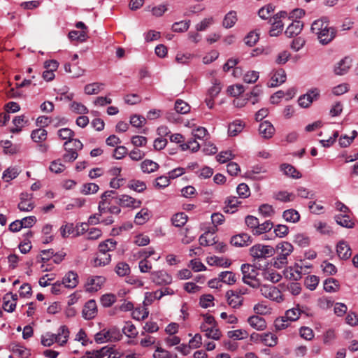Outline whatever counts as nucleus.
<instances>
[{"instance_id":"obj_41","label":"nucleus","mask_w":358,"mask_h":358,"mask_svg":"<svg viewBox=\"0 0 358 358\" xmlns=\"http://www.w3.org/2000/svg\"><path fill=\"white\" fill-rule=\"evenodd\" d=\"M187 221V216L184 213L175 214L171 218V222L175 227H181L185 224Z\"/></svg>"},{"instance_id":"obj_11","label":"nucleus","mask_w":358,"mask_h":358,"mask_svg":"<svg viewBox=\"0 0 358 358\" xmlns=\"http://www.w3.org/2000/svg\"><path fill=\"white\" fill-rule=\"evenodd\" d=\"M60 282L66 288H75L78 284V275L75 271H70L66 273Z\"/></svg>"},{"instance_id":"obj_29","label":"nucleus","mask_w":358,"mask_h":358,"mask_svg":"<svg viewBox=\"0 0 358 358\" xmlns=\"http://www.w3.org/2000/svg\"><path fill=\"white\" fill-rule=\"evenodd\" d=\"M117 242L113 239H108L106 241L101 242L99 245V252L108 253L109 251H113L115 249Z\"/></svg>"},{"instance_id":"obj_1","label":"nucleus","mask_w":358,"mask_h":358,"mask_svg":"<svg viewBox=\"0 0 358 358\" xmlns=\"http://www.w3.org/2000/svg\"><path fill=\"white\" fill-rule=\"evenodd\" d=\"M310 30L313 34L317 36L320 43L322 45L329 43L336 36V29L329 26V22L327 17H322L315 20Z\"/></svg>"},{"instance_id":"obj_62","label":"nucleus","mask_w":358,"mask_h":358,"mask_svg":"<svg viewBox=\"0 0 358 358\" xmlns=\"http://www.w3.org/2000/svg\"><path fill=\"white\" fill-rule=\"evenodd\" d=\"M294 242L301 247H306L309 245V238L304 234H298L294 236Z\"/></svg>"},{"instance_id":"obj_21","label":"nucleus","mask_w":358,"mask_h":358,"mask_svg":"<svg viewBox=\"0 0 358 358\" xmlns=\"http://www.w3.org/2000/svg\"><path fill=\"white\" fill-rule=\"evenodd\" d=\"M303 24L299 20L293 21L285 30V34L288 37H293L299 34L303 29Z\"/></svg>"},{"instance_id":"obj_15","label":"nucleus","mask_w":358,"mask_h":358,"mask_svg":"<svg viewBox=\"0 0 358 358\" xmlns=\"http://www.w3.org/2000/svg\"><path fill=\"white\" fill-rule=\"evenodd\" d=\"M97 309L94 300L88 301L83 309V316L86 320H91L96 315Z\"/></svg>"},{"instance_id":"obj_57","label":"nucleus","mask_w":358,"mask_h":358,"mask_svg":"<svg viewBox=\"0 0 358 358\" xmlns=\"http://www.w3.org/2000/svg\"><path fill=\"white\" fill-rule=\"evenodd\" d=\"M319 283V278L316 275L308 276L304 281L305 286L310 290H314Z\"/></svg>"},{"instance_id":"obj_19","label":"nucleus","mask_w":358,"mask_h":358,"mask_svg":"<svg viewBox=\"0 0 358 358\" xmlns=\"http://www.w3.org/2000/svg\"><path fill=\"white\" fill-rule=\"evenodd\" d=\"M249 324L257 331H263L266 328V322L262 317L252 315L248 319Z\"/></svg>"},{"instance_id":"obj_14","label":"nucleus","mask_w":358,"mask_h":358,"mask_svg":"<svg viewBox=\"0 0 358 358\" xmlns=\"http://www.w3.org/2000/svg\"><path fill=\"white\" fill-rule=\"evenodd\" d=\"M276 250L278 252L277 256L287 259V257L293 252L294 247L289 242L283 241L277 245Z\"/></svg>"},{"instance_id":"obj_2","label":"nucleus","mask_w":358,"mask_h":358,"mask_svg":"<svg viewBox=\"0 0 358 358\" xmlns=\"http://www.w3.org/2000/svg\"><path fill=\"white\" fill-rule=\"evenodd\" d=\"M69 337V331L66 326H61L57 334L47 333L41 337V344L44 346H51L55 342L59 343L60 345H64L66 343L68 338Z\"/></svg>"},{"instance_id":"obj_12","label":"nucleus","mask_w":358,"mask_h":358,"mask_svg":"<svg viewBox=\"0 0 358 358\" xmlns=\"http://www.w3.org/2000/svg\"><path fill=\"white\" fill-rule=\"evenodd\" d=\"M151 280L157 285L169 284L171 282V276L164 271L151 273Z\"/></svg>"},{"instance_id":"obj_10","label":"nucleus","mask_w":358,"mask_h":358,"mask_svg":"<svg viewBox=\"0 0 358 358\" xmlns=\"http://www.w3.org/2000/svg\"><path fill=\"white\" fill-rule=\"evenodd\" d=\"M116 203L122 207H130L133 208H139L141 206V201L136 200V199L129 195H121L115 197Z\"/></svg>"},{"instance_id":"obj_24","label":"nucleus","mask_w":358,"mask_h":358,"mask_svg":"<svg viewBox=\"0 0 358 358\" xmlns=\"http://www.w3.org/2000/svg\"><path fill=\"white\" fill-rule=\"evenodd\" d=\"M245 123L240 120H236L229 124L228 134L229 136H236L243 131Z\"/></svg>"},{"instance_id":"obj_54","label":"nucleus","mask_w":358,"mask_h":358,"mask_svg":"<svg viewBox=\"0 0 358 358\" xmlns=\"http://www.w3.org/2000/svg\"><path fill=\"white\" fill-rule=\"evenodd\" d=\"M122 331L129 338H135L138 334L135 326L131 322H126V325L123 327Z\"/></svg>"},{"instance_id":"obj_25","label":"nucleus","mask_w":358,"mask_h":358,"mask_svg":"<svg viewBox=\"0 0 358 358\" xmlns=\"http://www.w3.org/2000/svg\"><path fill=\"white\" fill-rule=\"evenodd\" d=\"M159 165L150 159H145L141 164V169L145 173H151L157 171Z\"/></svg>"},{"instance_id":"obj_43","label":"nucleus","mask_w":358,"mask_h":358,"mask_svg":"<svg viewBox=\"0 0 358 358\" xmlns=\"http://www.w3.org/2000/svg\"><path fill=\"white\" fill-rule=\"evenodd\" d=\"M115 271L119 276L124 277L129 274L130 267L126 262H121L117 264Z\"/></svg>"},{"instance_id":"obj_64","label":"nucleus","mask_w":358,"mask_h":358,"mask_svg":"<svg viewBox=\"0 0 358 358\" xmlns=\"http://www.w3.org/2000/svg\"><path fill=\"white\" fill-rule=\"evenodd\" d=\"M145 122V118L141 115H134L130 117V124L135 127H142Z\"/></svg>"},{"instance_id":"obj_9","label":"nucleus","mask_w":358,"mask_h":358,"mask_svg":"<svg viewBox=\"0 0 358 358\" xmlns=\"http://www.w3.org/2000/svg\"><path fill=\"white\" fill-rule=\"evenodd\" d=\"M106 279L103 276H91L87 278L85 285V290L88 292H95L100 289Z\"/></svg>"},{"instance_id":"obj_36","label":"nucleus","mask_w":358,"mask_h":358,"mask_svg":"<svg viewBox=\"0 0 358 358\" xmlns=\"http://www.w3.org/2000/svg\"><path fill=\"white\" fill-rule=\"evenodd\" d=\"M103 83H93L85 85L84 90L87 94H96L103 89Z\"/></svg>"},{"instance_id":"obj_35","label":"nucleus","mask_w":358,"mask_h":358,"mask_svg":"<svg viewBox=\"0 0 358 358\" xmlns=\"http://www.w3.org/2000/svg\"><path fill=\"white\" fill-rule=\"evenodd\" d=\"M282 217L286 221L293 223L297 222L300 219L299 213L294 209L285 210Z\"/></svg>"},{"instance_id":"obj_58","label":"nucleus","mask_w":358,"mask_h":358,"mask_svg":"<svg viewBox=\"0 0 358 358\" xmlns=\"http://www.w3.org/2000/svg\"><path fill=\"white\" fill-rule=\"evenodd\" d=\"M66 152L63 155V160L66 162H71L76 160L78 156L77 152L73 148H68L64 146Z\"/></svg>"},{"instance_id":"obj_3","label":"nucleus","mask_w":358,"mask_h":358,"mask_svg":"<svg viewBox=\"0 0 358 358\" xmlns=\"http://www.w3.org/2000/svg\"><path fill=\"white\" fill-rule=\"evenodd\" d=\"M122 335L120 329L115 327L109 329H104L96 333L94 336V340L97 343H103L106 342H116L120 341Z\"/></svg>"},{"instance_id":"obj_18","label":"nucleus","mask_w":358,"mask_h":358,"mask_svg":"<svg viewBox=\"0 0 358 358\" xmlns=\"http://www.w3.org/2000/svg\"><path fill=\"white\" fill-rule=\"evenodd\" d=\"M336 252L338 257L345 260L348 259L352 255L350 247L343 241H340L337 244Z\"/></svg>"},{"instance_id":"obj_63","label":"nucleus","mask_w":358,"mask_h":358,"mask_svg":"<svg viewBox=\"0 0 358 358\" xmlns=\"http://www.w3.org/2000/svg\"><path fill=\"white\" fill-rule=\"evenodd\" d=\"M259 34L254 32L250 31L245 37V43L247 45L252 47L255 45L257 42L259 41Z\"/></svg>"},{"instance_id":"obj_4","label":"nucleus","mask_w":358,"mask_h":358,"mask_svg":"<svg viewBox=\"0 0 358 358\" xmlns=\"http://www.w3.org/2000/svg\"><path fill=\"white\" fill-rule=\"evenodd\" d=\"M243 273V281L244 283L250 285L253 288L259 287L260 282L257 278L258 272L257 268L248 264H243L241 266Z\"/></svg>"},{"instance_id":"obj_22","label":"nucleus","mask_w":358,"mask_h":358,"mask_svg":"<svg viewBox=\"0 0 358 358\" xmlns=\"http://www.w3.org/2000/svg\"><path fill=\"white\" fill-rule=\"evenodd\" d=\"M241 202L238 201L236 196H230L224 201V211L227 213H233L236 210V208Z\"/></svg>"},{"instance_id":"obj_5","label":"nucleus","mask_w":358,"mask_h":358,"mask_svg":"<svg viewBox=\"0 0 358 358\" xmlns=\"http://www.w3.org/2000/svg\"><path fill=\"white\" fill-rule=\"evenodd\" d=\"M250 255L255 259H266L272 257L275 254V250L272 246L257 244L250 250Z\"/></svg>"},{"instance_id":"obj_45","label":"nucleus","mask_w":358,"mask_h":358,"mask_svg":"<svg viewBox=\"0 0 358 358\" xmlns=\"http://www.w3.org/2000/svg\"><path fill=\"white\" fill-rule=\"evenodd\" d=\"M129 188L137 192H143L146 189V185L143 181L139 180H131L128 185Z\"/></svg>"},{"instance_id":"obj_38","label":"nucleus","mask_w":358,"mask_h":358,"mask_svg":"<svg viewBox=\"0 0 358 358\" xmlns=\"http://www.w3.org/2000/svg\"><path fill=\"white\" fill-rule=\"evenodd\" d=\"M301 313H303V310H300L299 306H297L296 308L287 310L285 313V317L289 322H294L299 318Z\"/></svg>"},{"instance_id":"obj_56","label":"nucleus","mask_w":358,"mask_h":358,"mask_svg":"<svg viewBox=\"0 0 358 358\" xmlns=\"http://www.w3.org/2000/svg\"><path fill=\"white\" fill-rule=\"evenodd\" d=\"M213 84V85L208 90V95L212 98H215L220 92L222 87L217 79H215Z\"/></svg>"},{"instance_id":"obj_44","label":"nucleus","mask_w":358,"mask_h":358,"mask_svg":"<svg viewBox=\"0 0 358 358\" xmlns=\"http://www.w3.org/2000/svg\"><path fill=\"white\" fill-rule=\"evenodd\" d=\"M339 285L334 278H328L324 281V289L327 292H335L338 289Z\"/></svg>"},{"instance_id":"obj_13","label":"nucleus","mask_w":358,"mask_h":358,"mask_svg":"<svg viewBox=\"0 0 358 358\" xmlns=\"http://www.w3.org/2000/svg\"><path fill=\"white\" fill-rule=\"evenodd\" d=\"M319 96V91L315 89L301 96L298 100L299 105L303 108L308 107L314 99Z\"/></svg>"},{"instance_id":"obj_34","label":"nucleus","mask_w":358,"mask_h":358,"mask_svg":"<svg viewBox=\"0 0 358 358\" xmlns=\"http://www.w3.org/2000/svg\"><path fill=\"white\" fill-rule=\"evenodd\" d=\"M110 261V255L108 253L99 252V255L94 259V264L95 266H101L108 264Z\"/></svg>"},{"instance_id":"obj_51","label":"nucleus","mask_w":358,"mask_h":358,"mask_svg":"<svg viewBox=\"0 0 358 358\" xmlns=\"http://www.w3.org/2000/svg\"><path fill=\"white\" fill-rule=\"evenodd\" d=\"M175 110L178 113L186 114L189 112L190 106L184 101L178 99L175 103Z\"/></svg>"},{"instance_id":"obj_49","label":"nucleus","mask_w":358,"mask_h":358,"mask_svg":"<svg viewBox=\"0 0 358 358\" xmlns=\"http://www.w3.org/2000/svg\"><path fill=\"white\" fill-rule=\"evenodd\" d=\"M221 282L231 285L236 282L235 274L231 271H224L219 275Z\"/></svg>"},{"instance_id":"obj_33","label":"nucleus","mask_w":358,"mask_h":358,"mask_svg":"<svg viewBox=\"0 0 358 358\" xmlns=\"http://www.w3.org/2000/svg\"><path fill=\"white\" fill-rule=\"evenodd\" d=\"M207 262L211 266L229 267L231 265V262L228 259L216 256L208 257Z\"/></svg>"},{"instance_id":"obj_7","label":"nucleus","mask_w":358,"mask_h":358,"mask_svg":"<svg viewBox=\"0 0 358 358\" xmlns=\"http://www.w3.org/2000/svg\"><path fill=\"white\" fill-rule=\"evenodd\" d=\"M260 292L264 297L270 300L276 302H280L283 300L280 290L275 286L264 285L261 287Z\"/></svg>"},{"instance_id":"obj_53","label":"nucleus","mask_w":358,"mask_h":358,"mask_svg":"<svg viewBox=\"0 0 358 358\" xmlns=\"http://www.w3.org/2000/svg\"><path fill=\"white\" fill-rule=\"evenodd\" d=\"M357 131L354 130L352 132V136L349 137L347 135L341 136L339 138V144L342 148L348 147L353 141V140L357 137Z\"/></svg>"},{"instance_id":"obj_26","label":"nucleus","mask_w":358,"mask_h":358,"mask_svg":"<svg viewBox=\"0 0 358 358\" xmlns=\"http://www.w3.org/2000/svg\"><path fill=\"white\" fill-rule=\"evenodd\" d=\"M336 222L343 227L352 229L355 226V222L350 219V216L345 215H337L334 217Z\"/></svg>"},{"instance_id":"obj_23","label":"nucleus","mask_w":358,"mask_h":358,"mask_svg":"<svg viewBox=\"0 0 358 358\" xmlns=\"http://www.w3.org/2000/svg\"><path fill=\"white\" fill-rule=\"evenodd\" d=\"M286 80V73L282 69H278L276 71L274 74L271 77V83L269 85V87H277L283 83H285Z\"/></svg>"},{"instance_id":"obj_31","label":"nucleus","mask_w":358,"mask_h":358,"mask_svg":"<svg viewBox=\"0 0 358 358\" xmlns=\"http://www.w3.org/2000/svg\"><path fill=\"white\" fill-rule=\"evenodd\" d=\"M284 274L287 279L294 281L299 280L302 278L301 270H294L292 266L287 268L284 271Z\"/></svg>"},{"instance_id":"obj_46","label":"nucleus","mask_w":358,"mask_h":358,"mask_svg":"<svg viewBox=\"0 0 358 358\" xmlns=\"http://www.w3.org/2000/svg\"><path fill=\"white\" fill-rule=\"evenodd\" d=\"M19 171L16 167H9L3 173V179L9 182L10 180L15 178L19 175Z\"/></svg>"},{"instance_id":"obj_28","label":"nucleus","mask_w":358,"mask_h":358,"mask_svg":"<svg viewBox=\"0 0 358 358\" xmlns=\"http://www.w3.org/2000/svg\"><path fill=\"white\" fill-rule=\"evenodd\" d=\"M48 132L43 128L33 130L31 134V138L35 143H43L47 139Z\"/></svg>"},{"instance_id":"obj_59","label":"nucleus","mask_w":358,"mask_h":358,"mask_svg":"<svg viewBox=\"0 0 358 358\" xmlns=\"http://www.w3.org/2000/svg\"><path fill=\"white\" fill-rule=\"evenodd\" d=\"M149 312L147 308H136L132 313V317L136 320H143L148 317Z\"/></svg>"},{"instance_id":"obj_55","label":"nucleus","mask_w":358,"mask_h":358,"mask_svg":"<svg viewBox=\"0 0 358 358\" xmlns=\"http://www.w3.org/2000/svg\"><path fill=\"white\" fill-rule=\"evenodd\" d=\"M99 189V186L95 183H85L83 185L81 192L85 195H87L97 192Z\"/></svg>"},{"instance_id":"obj_37","label":"nucleus","mask_w":358,"mask_h":358,"mask_svg":"<svg viewBox=\"0 0 358 358\" xmlns=\"http://www.w3.org/2000/svg\"><path fill=\"white\" fill-rule=\"evenodd\" d=\"M58 136L62 140H68L64 144V146H67L73 137L74 132L69 128H62L58 131Z\"/></svg>"},{"instance_id":"obj_47","label":"nucleus","mask_w":358,"mask_h":358,"mask_svg":"<svg viewBox=\"0 0 358 358\" xmlns=\"http://www.w3.org/2000/svg\"><path fill=\"white\" fill-rule=\"evenodd\" d=\"M274 10L275 6L273 4H268L259 10L258 15L262 19L266 20L270 17Z\"/></svg>"},{"instance_id":"obj_42","label":"nucleus","mask_w":358,"mask_h":358,"mask_svg":"<svg viewBox=\"0 0 358 358\" xmlns=\"http://www.w3.org/2000/svg\"><path fill=\"white\" fill-rule=\"evenodd\" d=\"M69 37L71 40H76L79 42H85L89 38L85 30L84 31H71L69 33Z\"/></svg>"},{"instance_id":"obj_17","label":"nucleus","mask_w":358,"mask_h":358,"mask_svg":"<svg viewBox=\"0 0 358 358\" xmlns=\"http://www.w3.org/2000/svg\"><path fill=\"white\" fill-rule=\"evenodd\" d=\"M259 133L264 138H270L275 133V128L268 121H264L259 124Z\"/></svg>"},{"instance_id":"obj_60","label":"nucleus","mask_w":358,"mask_h":358,"mask_svg":"<svg viewBox=\"0 0 358 358\" xmlns=\"http://www.w3.org/2000/svg\"><path fill=\"white\" fill-rule=\"evenodd\" d=\"M244 92V87L241 84L231 85L227 88V92L232 96H238Z\"/></svg>"},{"instance_id":"obj_39","label":"nucleus","mask_w":358,"mask_h":358,"mask_svg":"<svg viewBox=\"0 0 358 358\" xmlns=\"http://www.w3.org/2000/svg\"><path fill=\"white\" fill-rule=\"evenodd\" d=\"M109 347L105 346L99 350L87 351L86 355L88 358H103L107 356L108 352Z\"/></svg>"},{"instance_id":"obj_16","label":"nucleus","mask_w":358,"mask_h":358,"mask_svg":"<svg viewBox=\"0 0 358 358\" xmlns=\"http://www.w3.org/2000/svg\"><path fill=\"white\" fill-rule=\"evenodd\" d=\"M231 244L237 247L247 246L252 243L251 238L247 234H240L231 237Z\"/></svg>"},{"instance_id":"obj_32","label":"nucleus","mask_w":358,"mask_h":358,"mask_svg":"<svg viewBox=\"0 0 358 358\" xmlns=\"http://www.w3.org/2000/svg\"><path fill=\"white\" fill-rule=\"evenodd\" d=\"M28 196L29 194L27 193H22L20 194V202L18 203V208L21 211H30L34 208V203L27 199L24 198V196Z\"/></svg>"},{"instance_id":"obj_30","label":"nucleus","mask_w":358,"mask_h":358,"mask_svg":"<svg viewBox=\"0 0 358 358\" xmlns=\"http://www.w3.org/2000/svg\"><path fill=\"white\" fill-rule=\"evenodd\" d=\"M237 21L236 12L234 10L229 11L224 17L222 25L227 28L232 27Z\"/></svg>"},{"instance_id":"obj_52","label":"nucleus","mask_w":358,"mask_h":358,"mask_svg":"<svg viewBox=\"0 0 358 358\" xmlns=\"http://www.w3.org/2000/svg\"><path fill=\"white\" fill-rule=\"evenodd\" d=\"M273 227V222H271L269 220L266 221L261 224L259 223L256 231H254V234L255 235H260V234H264L267 231H271V229Z\"/></svg>"},{"instance_id":"obj_27","label":"nucleus","mask_w":358,"mask_h":358,"mask_svg":"<svg viewBox=\"0 0 358 358\" xmlns=\"http://www.w3.org/2000/svg\"><path fill=\"white\" fill-rule=\"evenodd\" d=\"M280 170L283 171V173L292 178H301V174L299 171H298L295 167L289 164H282L280 166Z\"/></svg>"},{"instance_id":"obj_61","label":"nucleus","mask_w":358,"mask_h":358,"mask_svg":"<svg viewBox=\"0 0 358 358\" xmlns=\"http://www.w3.org/2000/svg\"><path fill=\"white\" fill-rule=\"evenodd\" d=\"M71 110L77 114H87L88 113V109L85 106L81 103L73 101L71 104Z\"/></svg>"},{"instance_id":"obj_6","label":"nucleus","mask_w":358,"mask_h":358,"mask_svg":"<svg viewBox=\"0 0 358 358\" xmlns=\"http://www.w3.org/2000/svg\"><path fill=\"white\" fill-rule=\"evenodd\" d=\"M286 16L287 13L281 11L275 14L273 18L270 20L271 28L269 31V34L271 36H277L282 32L283 29V23L281 18L285 17Z\"/></svg>"},{"instance_id":"obj_48","label":"nucleus","mask_w":358,"mask_h":358,"mask_svg":"<svg viewBox=\"0 0 358 358\" xmlns=\"http://www.w3.org/2000/svg\"><path fill=\"white\" fill-rule=\"evenodd\" d=\"M278 338L275 335L268 333L262 336V341L268 347H273L277 344Z\"/></svg>"},{"instance_id":"obj_20","label":"nucleus","mask_w":358,"mask_h":358,"mask_svg":"<svg viewBox=\"0 0 358 358\" xmlns=\"http://www.w3.org/2000/svg\"><path fill=\"white\" fill-rule=\"evenodd\" d=\"M351 66V59L348 57H345L341 59L334 67V73L338 76H343L350 69Z\"/></svg>"},{"instance_id":"obj_50","label":"nucleus","mask_w":358,"mask_h":358,"mask_svg":"<svg viewBox=\"0 0 358 358\" xmlns=\"http://www.w3.org/2000/svg\"><path fill=\"white\" fill-rule=\"evenodd\" d=\"M227 334L230 338H233L234 340H242L247 338L248 336V331L244 329L229 331H228Z\"/></svg>"},{"instance_id":"obj_40","label":"nucleus","mask_w":358,"mask_h":358,"mask_svg":"<svg viewBox=\"0 0 358 358\" xmlns=\"http://www.w3.org/2000/svg\"><path fill=\"white\" fill-rule=\"evenodd\" d=\"M150 219V211L148 208H142L135 217L137 224H143Z\"/></svg>"},{"instance_id":"obj_8","label":"nucleus","mask_w":358,"mask_h":358,"mask_svg":"<svg viewBox=\"0 0 358 358\" xmlns=\"http://www.w3.org/2000/svg\"><path fill=\"white\" fill-rule=\"evenodd\" d=\"M243 294H245V292H238L237 290L227 291L225 297L228 305L233 308H239L243 305Z\"/></svg>"}]
</instances>
